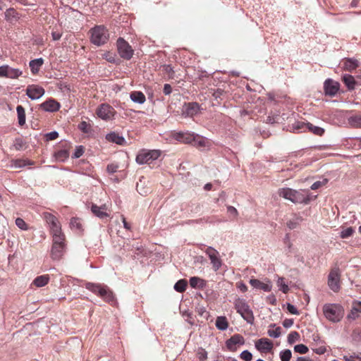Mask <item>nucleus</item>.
I'll return each mask as SVG.
<instances>
[{"label": "nucleus", "mask_w": 361, "mask_h": 361, "mask_svg": "<svg viewBox=\"0 0 361 361\" xmlns=\"http://www.w3.org/2000/svg\"><path fill=\"white\" fill-rule=\"evenodd\" d=\"M16 226H17L19 228H20V229H22V230L25 231V230H27V224H26V223L25 222V221H24L23 219H21V218H17V219H16Z\"/></svg>", "instance_id": "53"}, {"label": "nucleus", "mask_w": 361, "mask_h": 361, "mask_svg": "<svg viewBox=\"0 0 361 361\" xmlns=\"http://www.w3.org/2000/svg\"><path fill=\"white\" fill-rule=\"evenodd\" d=\"M59 102L55 99H49L40 104V107L45 111L55 112L60 109Z\"/></svg>", "instance_id": "20"}, {"label": "nucleus", "mask_w": 361, "mask_h": 361, "mask_svg": "<svg viewBox=\"0 0 361 361\" xmlns=\"http://www.w3.org/2000/svg\"><path fill=\"white\" fill-rule=\"evenodd\" d=\"M300 338V335L297 331H291L288 336V342L293 344L296 342Z\"/></svg>", "instance_id": "48"}, {"label": "nucleus", "mask_w": 361, "mask_h": 361, "mask_svg": "<svg viewBox=\"0 0 361 361\" xmlns=\"http://www.w3.org/2000/svg\"><path fill=\"white\" fill-rule=\"evenodd\" d=\"M44 218L49 226L51 235L54 233L59 234L62 232L61 224L55 216L50 213L45 212L44 213Z\"/></svg>", "instance_id": "10"}, {"label": "nucleus", "mask_w": 361, "mask_h": 361, "mask_svg": "<svg viewBox=\"0 0 361 361\" xmlns=\"http://www.w3.org/2000/svg\"><path fill=\"white\" fill-rule=\"evenodd\" d=\"M130 98L133 102L140 104H144L146 101L145 94L140 91L132 92L130 94Z\"/></svg>", "instance_id": "27"}, {"label": "nucleus", "mask_w": 361, "mask_h": 361, "mask_svg": "<svg viewBox=\"0 0 361 361\" xmlns=\"http://www.w3.org/2000/svg\"><path fill=\"white\" fill-rule=\"evenodd\" d=\"M345 360L346 361H361V353L356 357L352 355L350 356L349 357H345Z\"/></svg>", "instance_id": "64"}, {"label": "nucleus", "mask_w": 361, "mask_h": 361, "mask_svg": "<svg viewBox=\"0 0 361 361\" xmlns=\"http://www.w3.org/2000/svg\"><path fill=\"white\" fill-rule=\"evenodd\" d=\"M255 348L261 352H269L272 349L273 343L268 338H262L256 341Z\"/></svg>", "instance_id": "19"}, {"label": "nucleus", "mask_w": 361, "mask_h": 361, "mask_svg": "<svg viewBox=\"0 0 361 361\" xmlns=\"http://www.w3.org/2000/svg\"><path fill=\"white\" fill-rule=\"evenodd\" d=\"M359 313H361V301H355L348 317L349 319H355L359 317Z\"/></svg>", "instance_id": "26"}, {"label": "nucleus", "mask_w": 361, "mask_h": 361, "mask_svg": "<svg viewBox=\"0 0 361 361\" xmlns=\"http://www.w3.org/2000/svg\"><path fill=\"white\" fill-rule=\"evenodd\" d=\"M53 245H66L65 243V235L61 232V233L52 234Z\"/></svg>", "instance_id": "38"}, {"label": "nucleus", "mask_w": 361, "mask_h": 361, "mask_svg": "<svg viewBox=\"0 0 361 361\" xmlns=\"http://www.w3.org/2000/svg\"><path fill=\"white\" fill-rule=\"evenodd\" d=\"M280 360L281 361H290L292 357L291 350L286 349L280 352L279 353Z\"/></svg>", "instance_id": "42"}, {"label": "nucleus", "mask_w": 361, "mask_h": 361, "mask_svg": "<svg viewBox=\"0 0 361 361\" xmlns=\"http://www.w3.org/2000/svg\"><path fill=\"white\" fill-rule=\"evenodd\" d=\"M195 133L191 132H178L174 134V138L183 143L192 145Z\"/></svg>", "instance_id": "16"}, {"label": "nucleus", "mask_w": 361, "mask_h": 361, "mask_svg": "<svg viewBox=\"0 0 361 361\" xmlns=\"http://www.w3.org/2000/svg\"><path fill=\"white\" fill-rule=\"evenodd\" d=\"M204 252L211 261L213 269L218 271L222 265L221 260L219 257V252L212 247H208Z\"/></svg>", "instance_id": "11"}, {"label": "nucleus", "mask_w": 361, "mask_h": 361, "mask_svg": "<svg viewBox=\"0 0 361 361\" xmlns=\"http://www.w3.org/2000/svg\"><path fill=\"white\" fill-rule=\"evenodd\" d=\"M49 281V276L48 275H41L37 276L32 281V284L37 288H41L46 286Z\"/></svg>", "instance_id": "30"}, {"label": "nucleus", "mask_w": 361, "mask_h": 361, "mask_svg": "<svg viewBox=\"0 0 361 361\" xmlns=\"http://www.w3.org/2000/svg\"><path fill=\"white\" fill-rule=\"evenodd\" d=\"M279 195L293 203L308 204L310 197L307 191L295 190L291 188H281L279 190Z\"/></svg>", "instance_id": "1"}, {"label": "nucleus", "mask_w": 361, "mask_h": 361, "mask_svg": "<svg viewBox=\"0 0 361 361\" xmlns=\"http://www.w3.org/2000/svg\"><path fill=\"white\" fill-rule=\"evenodd\" d=\"M187 281L185 279H180L174 285V289L178 293H183L187 287Z\"/></svg>", "instance_id": "40"}, {"label": "nucleus", "mask_w": 361, "mask_h": 361, "mask_svg": "<svg viewBox=\"0 0 361 361\" xmlns=\"http://www.w3.org/2000/svg\"><path fill=\"white\" fill-rule=\"evenodd\" d=\"M227 211L234 218H236L238 215V210L233 206H228Z\"/></svg>", "instance_id": "58"}, {"label": "nucleus", "mask_w": 361, "mask_h": 361, "mask_svg": "<svg viewBox=\"0 0 361 361\" xmlns=\"http://www.w3.org/2000/svg\"><path fill=\"white\" fill-rule=\"evenodd\" d=\"M78 128L84 133H88L91 130V126L86 121H82L78 125Z\"/></svg>", "instance_id": "47"}, {"label": "nucleus", "mask_w": 361, "mask_h": 361, "mask_svg": "<svg viewBox=\"0 0 361 361\" xmlns=\"http://www.w3.org/2000/svg\"><path fill=\"white\" fill-rule=\"evenodd\" d=\"M190 285L193 288H203L206 286V281L197 276H192L190 279Z\"/></svg>", "instance_id": "28"}, {"label": "nucleus", "mask_w": 361, "mask_h": 361, "mask_svg": "<svg viewBox=\"0 0 361 361\" xmlns=\"http://www.w3.org/2000/svg\"><path fill=\"white\" fill-rule=\"evenodd\" d=\"M216 326L221 331H225L228 326L227 319L225 317H218L216 319Z\"/></svg>", "instance_id": "34"}, {"label": "nucleus", "mask_w": 361, "mask_h": 361, "mask_svg": "<svg viewBox=\"0 0 361 361\" xmlns=\"http://www.w3.org/2000/svg\"><path fill=\"white\" fill-rule=\"evenodd\" d=\"M236 287L242 292L245 293L247 290V286L242 281L236 283Z\"/></svg>", "instance_id": "59"}, {"label": "nucleus", "mask_w": 361, "mask_h": 361, "mask_svg": "<svg viewBox=\"0 0 361 361\" xmlns=\"http://www.w3.org/2000/svg\"><path fill=\"white\" fill-rule=\"evenodd\" d=\"M328 183V179L324 178L322 180H318L314 182L310 187V188L313 190H317L320 187L326 185Z\"/></svg>", "instance_id": "51"}, {"label": "nucleus", "mask_w": 361, "mask_h": 361, "mask_svg": "<svg viewBox=\"0 0 361 361\" xmlns=\"http://www.w3.org/2000/svg\"><path fill=\"white\" fill-rule=\"evenodd\" d=\"M245 339L240 334H236L226 341V346L228 350L234 352L237 350V345H243Z\"/></svg>", "instance_id": "14"}, {"label": "nucleus", "mask_w": 361, "mask_h": 361, "mask_svg": "<svg viewBox=\"0 0 361 361\" xmlns=\"http://www.w3.org/2000/svg\"><path fill=\"white\" fill-rule=\"evenodd\" d=\"M106 139L111 142H114L121 145H123L126 143L125 138L116 133H109L106 135Z\"/></svg>", "instance_id": "29"}, {"label": "nucleus", "mask_w": 361, "mask_h": 361, "mask_svg": "<svg viewBox=\"0 0 361 361\" xmlns=\"http://www.w3.org/2000/svg\"><path fill=\"white\" fill-rule=\"evenodd\" d=\"M23 74L22 71L18 68H13L8 66L7 78L11 79H16Z\"/></svg>", "instance_id": "37"}, {"label": "nucleus", "mask_w": 361, "mask_h": 361, "mask_svg": "<svg viewBox=\"0 0 361 361\" xmlns=\"http://www.w3.org/2000/svg\"><path fill=\"white\" fill-rule=\"evenodd\" d=\"M84 153V147L82 145L77 146L76 149L72 156L73 159H78L82 156Z\"/></svg>", "instance_id": "50"}, {"label": "nucleus", "mask_w": 361, "mask_h": 361, "mask_svg": "<svg viewBox=\"0 0 361 361\" xmlns=\"http://www.w3.org/2000/svg\"><path fill=\"white\" fill-rule=\"evenodd\" d=\"M294 351L300 354H305L309 351V349L304 344H298L294 346Z\"/></svg>", "instance_id": "46"}, {"label": "nucleus", "mask_w": 361, "mask_h": 361, "mask_svg": "<svg viewBox=\"0 0 361 361\" xmlns=\"http://www.w3.org/2000/svg\"><path fill=\"white\" fill-rule=\"evenodd\" d=\"M342 81L346 86L348 90H355L356 85H357V81L355 78L350 74H344L342 76Z\"/></svg>", "instance_id": "23"}, {"label": "nucleus", "mask_w": 361, "mask_h": 361, "mask_svg": "<svg viewBox=\"0 0 361 361\" xmlns=\"http://www.w3.org/2000/svg\"><path fill=\"white\" fill-rule=\"evenodd\" d=\"M281 328L280 326H278V327L275 328L274 329H269L267 334L270 337L276 338L281 336Z\"/></svg>", "instance_id": "49"}, {"label": "nucleus", "mask_w": 361, "mask_h": 361, "mask_svg": "<svg viewBox=\"0 0 361 361\" xmlns=\"http://www.w3.org/2000/svg\"><path fill=\"white\" fill-rule=\"evenodd\" d=\"M192 145L200 150H205L210 148L211 142L207 138L196 134Z\"/></svg>", "instance_id": "18"}, {"label": "nucleus", "mask_w": 361, "mask_h": 361, "mask_svg": "<svg viewBox=\"0 0 361 361\" xmlns=\"http://www.w3.org/2000/svg\"><path fill=\"white\" fill-rule=\"evenodd\" d=\"M116 114L115 109L107 104H101L97 111V114L98 117L104 120V121H110L111 120Z\"/></svg>", "instance_id": "9"}, {"label": "nucleus", "mask_w": 361, "mask_h": 361, "mask_svg": "<svg viewBox=\"0 0 361 361\" xmlns=\"http://www.w3.org/2000/svg\"><path fill=\"white\" fill-rule=\"evenodd\" d=\"M90 41L94 45L100 47L107 42L108 30L103 25H97L90 30Z\"/></svg>", "instance_id": "5"}, {"label": "nucleus", "mask_w": 361, "mask_h": 361, "mask_svg": "<svg viewBox=\"0 0 361 361\" xmlns=\"http://www.w3.org/2000/svg\"><path fill=\"white\" fill-rule=\"evenodd\" d=\"M116 47L119 56L126 60H130L133 54L134 50L123 38L119 37L116 41Z\"/></svg>", "instance_id": "7"}, {"label": "nucleus", "mask_w": 361, "mask_h": 361, "mask_svg": "<svg viewBox=\"0 0 361 361\" xmlns=\"http://www.w3.org/2000/svg\"><path fill=\"white\" fill-rule=\"evenodd\" d=\"M161 155V151L158 149H142L136 157V162L138 164H149L157 160Z\"/></svg>", "instance_id": "6"}, {"label": "nucleus", "mask_w": 361, "mask_h": 361, "mask_svg": "<svg viewBox=\"0 0 361 361\" xmlns=\"http://www.w3.org/2000/svg\"><path fill=\"white\" fill-rule=\"evenodd\" d=\"M8 65L0 66V77L7 78Z\"/></svg>", "instance_id": "60"}, {"label": "nucleus", "mask_w": 361, "mask_h": 361, "mask_svg": "<svg viewBox=\"0 0 361 361\" xmlns=\"http://www.w3.org/2000/svg\"><path fill=\"white\" fill-rule=\"evenodd\" d=\"M355 232V230L353 227H348L345 229H343L340 233V236L341 238H348L350 237Z\"/></svg>", "instance_id": "44"}, {"label": "nucleus", "mask_w": 361, "mask_h": 361, "mask_svg": "<svg viewBox=\"0 0 361 361\" xmlns=\"http://www.w3.org/2000/svg\"><path fill=\"white\" fill-rule=\"evenodd\" d=\"M16 111L18 115V122L20 126H23L25 123V109L21 106L18 105L16 107Z\"/></svg>", "instance_id": "32"}, {"label": "nucleus", "mask_w": 361, "mask_h": 361, "mask_svg": "<svg viewBox=\"0 0 361 361\" xmlns=\"http://www.w3.org/2000/svg\"><path fill=\"white\" fill-rule=\"evenodd\" d=\"M250 284L255 288L263 290L265 292L271 291L272 285L270 281H267V283H263L258 279H251L250 280Z\"/></svg>", "instance_id": "21"}, {"label": "nucleus", "mask_w": 361, "mask_h": 361, "mask_svg": "<svg viewBox=\"0 0 361 361\" xmlns=\"http://www.w3.org/2000/svg\"><path fill=\"white\" fill-rule=\"evenodd\" d=\"M348 123L354 128H361V112L353 114L348 118Z\"/></svg>", "instance_id": "25"}, {"label": "nucleus", "mask_w": 361, "mask_h": 361, "mask_svg": "<svg viewBox=\"0 0 361 361\" xmlns=\"http://www.w3.org/2000/svg\"><path fill=\"white\" fill-rule=\"evenodd\" d=\"M118 166L116 164H110L107 165L106 171L109 173H114L117 171Z\"/></svg>", "instance_id": "55"}, {"label": "nucleus", "mask_w": 361, "mask_h": 361, "mask_svg": "<svg viewBox=\"0 0 361 361\" xmlns=\"http://www.w3.org/2000/svg\"><path fill=\"white\" fill-rule=\"evenodd\" d=\"M66 252V245H52L51 257L54 260H59Z\"/></svg>", "instance_id": "22"}, {"label": "nucleus", "mask_w": 361, "mask_h": 361, "mask_svg": "<svg viewBox=\"0 0 361 361\" xmlns=\"http://www.w3.org/2000/svg\"><path fill=\"white\" fill-rule=\"evenodd\" d=\"M240 357L245 361H251L252 354L247 350H245L240 354Z\"/></svg>", "instance_id": "52"}, {"label": "nucleus", "mask_w": 361, "mask_h": 361, "mask_svg": "<svg viewBox=\"0 0 361 361\" xmlns=\"http://www.w3.org/2000/svg\"><path fill=\"white\" fill-rule=\"evenodd\" d=\"M32 164L29 160L25 159H17L14 161L13 166L16 169H20L27 165Z\"/></svg>", "instance_id": "45"}, {"label": "nucleus", "mask_w": 361, "mask_h": 361, "mask_svg": "<svg viewBox=\"0 0 361 361\" xmlns=\"http://www.w3.org/2000/svg\"><path fill=\"white\" fill-rule=\"evenodd\" d=\"M341 66L343 70L352 71L356 69L358 66V61L355 59H345L343 61Z\"/></svg>", "instance_id": "24"}, {"label": "nucleus", "mask_w": 361, "mask_h": 361, "mask_svg": "<svg viewBox=\"0 0 361 361\" xmlns=\"http://www.w3.org/2000/svg\"><path fill=\"white\" fill-rule=\"evenodd\" d=\"M293 324V319H286L283 322V326L286 328H290Z\"/></svg>", "instance_id": "62"}, {"label": "nucleus", "mask_w": 361, "mask_h": 361, "mask_svg": "<svg viewBox=\"0 0 361 361\" xmlns=\"http://www.w3.org/2000/svg\"><path fill=\"white\" fill-rule=\"evenodd\" d=\"M70 225L71 228H75L78 230H80L82 226L80 220L77 218H72L70 222Z\"/></svg>", "instance_id": "54"}, {"label": "nucleus", "mask_w": 361, "mask_h": 361, "mask_svg": "<svg viewBox=\"0 0 361 361\" xmlns=\"http://www.w3.org/2000/svg\"><path fill=\"white\" fill-rule=\"evenodd\" d=\"M341 273L338 267L333 268L328 276V286L334 292H338L341 288Z\"/></svg>", "instance_id": "8"}, {"label": "nucleus", "mask_w": 361, "mask_h": 361, "mask_svg": "<svg viewBox=\"0 0 361 361\" xmlns=\"http://www.w3.org/2000/svg\"><path fill=\"white\" fill-rule=\"evenodd\" d=\"M172 92V87L171 85L166 83L164 85L163 92L165 95H169Z\"/></svg>", "instance_id": "61"}, {"label": "nucleus", "mask_w": 361, "mask_h": 361, "mask_svg": "<svg viewBox=\"0 0 361 361\" xmlns=\"http://www.w3.org/2000/svg\"><path fill=\"white\" fill-rule=\"evenodd\" d=\"M5 19L7 21H13V20H16L18 18V13L12 8L7 9L5 11Z\"/></svg>", "instance_id": "39"}, {"label": "nucleus", "mask_w": 361, "mask_h": 361, "mask_svg": "<svg viewBox=\"0 0 361 361\" xmlns=\"http://www.w3.org/2000/svg\"><path fill=\"white\" fill-rule=\"evenodd\" d=\"M302 221V218L300 216L295 215L292 219H290L286 225L289 229L293 230L297 228L299 224Z\"/></svg>", "instance_id": "36"}, {"label": "nucleus", "mask_w": 361, "mask_h": 361, "mask_svg": "<svg viewBox=\"0 0 361 361\" xmlns=\"http://www.w3.org/2000/svg\"><path fill=\"white\" fill-rule=\"evenodd\" d=\"M287 310H288V312L290 313H291L293 314H295V315H298L299 314V311L298 310V309L293 305L288 303L287 304Z\"/></svg>", "instance_id": "57"}, {"label": "nucleus", "mask_w": 361, "mask_h": 361, "mask_svg": "<svg viewBox=\"0 0 361 361\" xmlns=\"http://www.w3.org/2000/svg\"><path fill=\"white\" fill-rule=\"evenodd\" d=\"M200 106L197 102H189L185 104L182 110V114L186 117H192L200 111Z\"/></svg>", "instance_id": "15"}, {"label": "nucleus", "mask_w": 361, "mask_h": 361, "mask_svg": "<svg viewBox=\"0 0 361 361\" xmlns=\"http://www.w3.org/2000/svg\"><path fill=\"white\" fill-rule=\"evenodd\" d=\"M85 288L91 292L99 295L108 302H114V295L106 286H102L97 283H87Z\"/></svg>", "instance_id": "4"}, {"label": "nucleus", "mask_w": 361, "mask_h": 361, "mask_svg": "<svg viewBox=\"0 0 361 361\" xmlns=\"http://www.w3.org/2000/svg\"><path fill=\"white\" fill-rule=\"evenodd\" d=\"M44 93V89L37 85H30L26 88V95L32 100L39 99Z\"/></svg>", "instance_id": "12"}, {"label": "nucleus", "mask_w": 361, "mask_h": 361, "mask_svg": "<svg viewBox=\"0 0 361 361\" xmlns=\"http://www.w3.org/2000/svg\"><path fill=\"white\" fill-rule=\"evenodd\" d=\"M277 285L279 287V289L284 293H286L289 290L288 286L286 283L284 278H279Z\"/></svg>", "instance_id": "43"}, {"label": "nucleus", "mask_w": 361, "mask_h": 361, "mask_svg": "<svg viewBox=\"0 0 361 361\" xmlns=\"http://www.w3.org/2000/svg\"><path fill=\"white\" fill-rule=\"evenodd\" d=\"M45 136L47 140H54L59 137V133L57 131H52L47 133Z\"/></svg>", "instance_id": "56"}, {"label": "nucleus", "mask_w": 361, "mask_h": 361, "mask_svg": "<svg viewBox=\"0 0 361 361\" xmlns=\"http://www.w3.org/2000/svg\"><path fill=\"white\" fill-rule=\"evenodd\" d=\"M307 123L304 121H296L293 124V130L295 132H302L306 131L307 128H306Z\"/></svg>", "instance_id": "41"}, {"label": "nucleus", "mask_w": 361, "mask_h": 361, "mask_svg": "<svg viewBox=\"0 0 361 361\" xmlns=\"http://www.w3.org/2000/svg\"><path fill=\"white\" fill-rule=\"evenodd\" d=\"M340 87V84L338 82L328 78L324 83V90L326 95L331 97L335 96Z\"/></svg>", "instance_id": "13"}, {"label": "nucleus", "mask_w": 361, "mask_h": 361, "mask_svg": "<svg viewBox=\"0 0 361 361\" xmlns=\"http://www.w3.org/2000/svg\"><path fill=\"white\" fill-rule=\"evenodd\" d=\"M108 209V206L106 204H103L101 206L92 204L91 206L92 212L94 216L101 219H104L109 216V214L107 212Z\"/></svg>", "instance_id": "17"}, {"label": "nucleus", "mask_w": 361, "mask_h": 361, "mask_svg": "<svg viewBox=\"0 0 361 361\" xmlns=\"http://www.w3.org/2000/svg\"><path fill=\"white\" fill-rule=\"evenodd\" d=\"M44 60L42 58L31 60L29 63L31 72L33 74L38 73L40 67L43 65Z\"/></svg>", "instance_id": "31"}, {"label": "nucleus", "mask_w": 361, "mask_h": 361, "mask_svg": "<svg viewBox=\"0 0 361 361\" xmlns=\"http://www.w3.org/2000/svg\"><path fill=\"white\" fill-rule=\"evenodd\" d=\"M306 128H307V130L312 133L313 134H314L316 135L321 136L324 133V128L319 127V126H315L310 123H307Z\"/></svg>", "instance_id": "35"}, {"label": "nucleus", "mask_w": 361, "mask_h": 361, "mask_svg": "<svg viewBox=\"0 0 361 361\" xmlns=\"http://www.w3.org/2000/svg\"><path fill=\"white\" fill-rule=\"evenodd\" d=\"M54 157L59 161L63 162L69 157V152L67 149H60L55 152Z\"/></svg>", "instance_id": "33"}, {"label": "nucleus", "mask_w": 361, "mask_h": 361, "mask_svg": "<svg viewBox=\"0 0 361 361\" xmlns=\"http://www.w3.org/2000/svg\"><path fill=\"white\" fill-rule=\"evenodd\" d=\"M234 307L236 312L248 323L252 324L254 322L255 317L252 310L249 305L243 298H237L234 301Z\"/></svg>", "instance_id": "2"}, {"label": "nucleus", "mask_w": 361, "mask_h": 361, "mask_svg": "<svg viewBox=\"0 0 361 361\" xmlns=\"http://www.w3.org/2000/svg\"><path fill=\"white\" fill-rule=\"evenodd\" d=\"M323 312L325 317L332 322H338L343 317V309L337 304H325L323 306Z\"/></svg>", "instance_id": "3"}, {"label": "nucleus", "mask_w": 361, "mask_h": 361, "mask_svg": "<svg viewBox=\"0 0 361 361\" xmlns=\"http://www.w3.org/2000/svg\"><path fill=\"white\" fill-rule=\"evenodd\" d=\"M14 146H15V148L18 150L22 149V147L23 146V140L20 138L16 139Z\"/></svg>", "instance_id": "63"}]
</instances>
